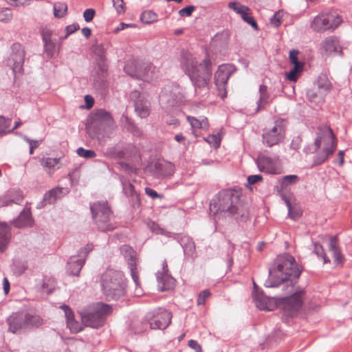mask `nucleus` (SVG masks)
<instances>
[{"label":"nucleus","mask_w":352,"mask_h":352,"mask_svg":"<svg viewBox=\"0 0 352 352\" xmlns=\"http://www.w3.org/2000/svg\"><path fill=\"white\" fill-rule=\"evenodd\" d=\"M90 127L100 126L102 130L111 127L114 121L111 115L104 109H98L94 111L89 118Z\"/></svg>","instance_id":"4468645a"},{"label":"nucleus","mask_w":352,"mask_h":352,"mask_svg":"<svg viewBox=\"0 0 352 352\" xmlns=\"http://www.w3.org/2000/svg\"><path fill=\"white\" fill-rule=\"evenodd\" d=\"M332 17V21L330 22V29H336L342 22V19L339 16L329 15Z\"/></svg>","instance_id":"4d7b16f0"},{"label":"nucleus","mask_w":352,"mask_h":352,"mask_svg":"<svg viewBox=\"0 0 352 352\" xmlns=\"http://www.w3.org/2000/svg\"><path fill=\"white\" fill-rule=\"evenodd\" d=\"M10 198L8 195L0 197V207L7 206L10 204Z\"/></svg>","instance_id":"774afa93"},{"label":"nucleus","mask_w":352,"mask_h":352,"mask_svg":"<svg viewBox=\"0 0 352 352\" xmlns=\"http://www.w3.org/2000/svg\"><path fill=\"white\" fill-rule=\"evenodd\" d=\"M94 52L98 56L102 62L105 59V50L102 44L96 45L94 47Z\"/></svg>","instance_id":"de8ad7c7"},{"label":"nucleus","mask_w":352,"mask_h":352,"mask_svg":"<svg viewBox=\"0 0 352 352\" xmlns=\"http://www.w3.org/2000/svg\"><path fill=\"white\" fill-rule=\"evenodd\" d=\"M188 346L194 349L195 352H202L201 345L195 340H190L188 341Z\"/></svg>","instance_id":"680f3d73"},{"label":"nucleus","mask_w":352,"mask_h":352,"mask_svg":"<svg viewBox=\"0 0 352 352\" xmlns=\"http://www.w3.org/2000/svg\"><path fill=\"white\" fill-rule=\"evenodd\" d=\"M302 143V138L300 136L295 137L290 144V148L295 151L300 148Z\"/></svg>","instance_id":"6e6d98bb"},{"label":"nucleus","mask_w":352,"mask_h":352,"mask_svg":"<svg viewBox=\"0 0 352 352\" xmlns=\"http://www.w3.org/2000/svg\"><path fill=\"white\" fill-rule=\"evenodd\" d=\"M172 313L159 307L146 314L144 320L153 329H165L171 322Z\"/></svg>","instance_id":"1a4fd4ad"},{"label":"nucleus","mask_w":352,"mask_h":352,"mask_svg":"<svg viewBox=\"0 0 352 352\" xmlns=\"http://www.w3.org/2000/svg\"><path fill=\"white\" fill-rule=\"evenodd\" d=\"M175 172V165L170 162H159L154 165L153 175L156 178L169 177Z\"/></svg>","instance_id":"6ab92c4d"},{"label":"nucleus","mask_w":352,"mask_h":352,"mask_svg":"<svg viewBox=\"0 0 352 352\" xmlns=\"http://www.w3.org/2000/svg\"><path fill=\"white\" fill-rule=\"evenodd\" d=\"M338 140L332 129L327 125L318 128L317 136L314 144L304 148L306 154L316 153L313 165L318 166L325 162L337 148Z\"/></svg>","instance_id":"f03ea898"},{"label":"nucleus","mask_w":352,"mask_h":352,"mask_svg":"<svg viewBox=\"0 0 352 352\" xmlns=\"http://www.w3.org/2000/svg\"><path fill=\"white\" fill-rule=\"evenodd\" d=\"M314 252L318 257L323 258L324 263H330V260L327 256L322 246L320 244H314Z\"/></svg>","instance_id":"a18cd8bd"},{"label":"nucleus","mask_w":352,"mask_h":352,"mask_svg":"<svg viewBox=\"0 0 352 352\" xmlns=\"http://www.w3.org/2000/svg\"><path fill=\"white\" fill-rule=\"evenodd\" d=\"M12 18V14L10 9L6 8L0 12V21L7 23Z\"/></svg>","instance_id":"3c124183"},{"label":"nucleus","mask_w":352,"mask_h":352,"mask_svg":"<svg viewBox=\"0 0 352 352\" xmlns=\"http://www.w3.org/2000/svg\"><path fill=\"white\" fill-rule=\"evenodd\" d=\"M12 54L6 60V65L10 67L14 74L20 73L23 69L25 60V51L22 45L18 43L12 44Z\"/></svg>","instance_id":"f8f14e48"},{"label":"nucleus","mask_w":352,"mask_h":352,"mask_svg":"<svg viewBox=\"0 0 352 352\" xmlns=\"http://www.w3.org/2000/svg\"><path fill=\"white\" fill-rule=\"evenodd\" d=\"M195 10V7L194 6H188L179 11V14L180 16H190L192 12Z\"/></svg>","instance_id":"603ef678"},{"label":"nucleus","mask_w":352,"mask_h":352,"mask_svg":"<svg viewBox=\"0 0 352 352\" xmlns=\"http://www.w3.org/2000/svg\"><path fill=\"white\" fill-rule=\"evenodd\" d=\"M123 192L127 197L138 199V195L135 191L134 186L129 182H122Z\"/></svg>","instance_id":"ea45409f"},{"label":"nucleus","mask_w":352,"mask_h":352,"mask_svg":"<svg viewBox=\"0 0 352 352\" xmlns=\"http://www.w3.org/2000/svg\"><path fill=\"white\" fill-rule=\"evenodd\" d=\"M112 307L104 302H96L80 312L82 323L86 327L98 329L103 326L107 316L112 313Z\"/></svg>","instance_id":"423d86ee"},{"label":"nucleus","mask_w":352,"mask_h":352,"mask_svg":"<svg viewBox=\"0 0 352 352\" xmlns=\"http://www.w3.org/2000/svg\"><path fill=\"white\" fill-rule=\"evenodd\" d=\"M95 14H96V12L94 9H92V8L86 9L83 13V17H84L85 21L86 22L91 21L93 20Z\"/></svg>","instance_id":"864d4df0"},{"label":"nucleus","mask_w":352,"mask_h":352,"mask_svg":"<svg viewBox=\"0 0 352 352\" xmlns=\"http://www.w3.org/2000/svg\"><path fill=\"white\" fill-rule=\"evenodd\" d=\"M332 17L329 15H319L316 16L311 25V28L317 32L329 30L331 28L330 22Z\"/></svg>","instance_id":"5701e85b"},{"label":"nucleus","mask_w":352,"mask_h":352,"mask_svg":"<svg viewBox=\"0 0 352 352\" xmlns=\"http://www.w3.org/2000/svg\"><path fill=\"white\" fill-rule=\"evenodd\" d=\"M186 120L190 123L192 133L195 136H197V130L202 129L206 130L209 126L208 121L207 118L201 116L199 118H197L193 116H188Z\"/></svg>","instance_id":"b1692460"},{"label":"nucleus","mask_w":352,"mask_h":352,"mask_svg":"<svg viewBox=\"0 0 352 352\" xmlns=\"http://www.w3.org/2000/svg\"><path fill=\"white\" fill-rule=\"evenodd\" d=\"M322 46L327 52H336L340 50V42L336 36H331L325 38L322 42Z\"/></svg>","instance_id":"473e14b6"},{"label":"nucleus","mask_w":352,"mask_h":352,"mask_svg":"<svg viewBox=\"0 0 352 352\" xmlns=\"http://www.w3.org/2000/svg\"><path fill=\"white\" fill-rule=\"evenodd\" d=\"M92 219L98 230L111 231L116 228L113 215L107 201H97L90 204Z\"/></svg>","instance_id":"0eeeda50"},{"label":"nucleus","mask_w":352,"mask_h":352,"mask_svg":"<svg viewBox=\"0 0 352 352\" xmlns=\"http://www.w3.org/2000/svg\"><path fill=\"white\" fill-rule=\"evenodd\" d=\"M210 296V292L208 289L201 291L197 299V305H204L206 303V299Z\"/></svg>","instance_id":"09e8293b"},{"label":"nucleus","mask_w":352,"mask_h":352,"mask_svg":"<svg viewBox=\"0 0 352 352\" xmlns=\"http://www.w3.org/2000/svg\"><path fill=\"white\" fill-rule=\"evenodd\" d=\"M276 267L269 270V277L265 282L266 287H276L289 278H298L301 273L295 258L289 254L278 256L275 261Z\"/></svg>","instance_id":"20e7f679"},{"label":"nucleus","mask_w":352,"mask_h":352,"mask_svg":"<svg viewBox=\"0 0 352 352\" xmlns=\"http://www.w3.org/2000/svg\"><path fill=\"white\" fill-rule=\"evenodd\" d=\"M298 54V50H292L289 53V60H290L291 63L294 65V66L303 67L304 64L298 60V57H297Z\"/></svg>","instance_id":"8fccbe9b"},{"label":"nucleus","mask_w":352,"mask_h":352,"mask_svg":"<svg viewBox=\"0 0 352 352\" xmlns=\"http://www.w3.org/2000/svg\"><path fill=\"white\" fill-rule=\"evenodd\" d=\"M252 297L254 300L256 301V305L258 308L263 310L268 309L267 307L261 302V298L255 292L252 293Z\"/></svg>","instance_id":"5fc2aeb1"},{"label":"nucleus","mask_w":352,"mask_h":352,"mask_svg":"<svg viewBox=\"0 0 352 352\" xmlns=\"http://www.w3.org/2000/svg\"><path fill=\"white\" fill-rule=\"evenodd\" d=\"M60 158L43 157L41 160V164L47 168H54L60 162Z\"/></svg>","instance_id":"a19ab883"},{"label":"nucleus","mask_w":352,"mask_h":352,"mask_svg":"<svg viewBox=\"0 0 352 352\" xmlns=\"http://www.w3.org/2000/svg\"><path fill=\"white\" fill-rule=\"evenodd\" d=\"M263 180V177L260 175H252L248 177V182L250 184H254Z\"/></svg>","instance_id":"0e129e2a"},{"label":"nucleus","mask_w":352,"mask_h":352,"mask_svg":"<svg viewBox=\"0 0 352 352\" xmlns=\"http://www.w3.org/2000/svg\"><path fill=\"white\" fill-rule=\"evenodd\" d=\"M67 6L65 3H58L54 6V14L56 18H62L67 14Z\"/></svg>","instance_id":"4c0bfd02"},{"label":"nucleus","mask_w":352,"mask_h":352,"mask_svg":"<svg viewBox=\"0 0 352 352\" xmlns=\"http://www.w3.org/2000/svg\"><path fill=\"white\" fill-rule=\"evenodd\" d=\"M32 219L31 217V212L30 210H23L21 212L19 217L14 220L12 224L16 228H23L25 226H31Z\"/></svg>","instance_id":"7c9ffc66"},{"label":"nucleus","mask_w":352,"mask_h":352,"mask_svg":"<svg viewBox=\"0 0 352 352\" xmlns=\"http://www.w3.org/2000/svg\"><path fill=\"white\" fill-rule=\"evenodd\" d=\"M329 251L332 252L334 258V263L336 265H342L344 261V257L340 252L338 245V237L336 236H331L329 244Z\"/></svg>","instance_id":"bb28decb"},{"label":"nucleus","mask_w":352,"mask_h":352,"mask_svg":"<svg viewBox=\"0 0 352 352\" xmlns=\"http://www.w3.org/2000/svg\"><path fill=\"white\" fill-rule=\"evenodd\" d=\"M235 68L230 64H223L219 66L214 74V85L217 94L221 98L227 97V83L230 77L233 74Z\"/></svg>","instance_id":"9b49d317"},{"label":"nucleus","mask_w":352,"mask_h":352,"mask_svg":"<svg viewBox=\"0 0 352 352\" xmlns=\"http://www.w3.org/2000/svg\"><path fill=\"white\" fill-rule=\"evenodd\" d=\"M11 122V119L0 116V136L8 133V129L10 127Z\"/></svg>","instance_id":"79ce46f5"},{"label":"nucleus","mask_w":352,"mask_h":352,"mask_svg":"<svg viewBox=\"0 0 352 352\" xmlns=\"http://www.w3.org/2000/svg\"><path fill=\"white\" fill-rule=\"evenodd\" d=\"M77 154L87 159L94 158L96 156V153L93 150H87L82 147H80L76 151Z\"/></svg>","instance_id":"c03bdc74"},{"label":"nucleus","mask_w":352,"mask_h":352,"mask_svg":"<svg viewBox=\"0 0 352 352\" xmlns=\"http://www.w3.org/2000/svg\"><path fill=\"white\" fill-rule=\"evenodd\" d=\"M228 8L239 14L243 21L250 25L254 30H258V24L252 16V11L249 7L242 5L238 1H232L228 3Z\"/></svg>","instance_id":"2eb2a0df"},{"label":"nucleus","mask_w":352,"mask_h":352,"mask_svg":"<svg viewBox=\"0 0 352 352\" xmlns=\"http://www.w3.org/2000/svg\"><path fill=\"white\" fill-rule=\"evenodd\" d=\"M160 272L156 274L157 282L160 291L169 290L175 286V279L170 274H162Z\"/></svg>","instance_id":"cd10ccee"},{"label":"nucleus","mask_w":352,"mask_h":352,"mask_svg":"<svg viewBox=\"0 0 352 352\" xmlns=\"http://www.w3.org/2000/svg\"><path fill=\"white\" fill-rule=\"evenodd\" d=\"M100 286L107 300H118L126 293L123 274L113 269H107L102 274Z\"/></svg>","instance_id":"39448f33"},{"label":"nucleus","mask_w":352,"mask_h":352,"mask_svg":"<svg viewBox=\"0 0 352 352\" xmlns=\"http://www.w3.org/2000/svg\"><path fill=\"white\" fill-rule=\"evenodd\" d=\"M25 330L39 327L43 324V319L36 314L24 311Z\"/></svg>","instance_id":"c85d7f7f"},{"label":"nucleus","mask_w":352,"mask_h":352,"mask_svg":"<svg viewBox=\"0 0 352 352\" xmlns=\"http://www.w3.org/2000/svg\"><path fill=\"white\" fill-rule=\"evenodd\" d=\"M180 65L183 72L189 77L195 95L204 97L209 93V83L212 76V63L208 56L199 63L195 56L187 50L181 52Z\"/></svg>","instance_id":"f257e3e1"},{"label":"nucleus","mask_w":352,"mask_h":352,"mask_svg":"<svg viewBox=\"0 0 352 352\" xmlns=\"http://www.w3.org/2000/svg\"><path fill=\"white\" fill-rule=\"evenodd\" d=\"M85 104H86V108L87 109H91L94 106V100L93 97L89 95H86L85 96Z\"/></svg>","instance_id":"338daca9"},{"label":"nucleus","mask_w":352,"mask_h":352,"mask_svg":"<svg viewBox=\"0 0 352 352\" xmlns=\"http://www.w3.org/2000/svg\"><path fill=\"white\" fill-rule=\"evenodd\" d=\"M177 239L184 250L185 256L194 258L196 256V248L192 239L186 235H180Z\"/></svg>","instance_id":"aec40b11"},{"label":"nucleus","mask_w":352,"mask_h":352,"mask_svg":"<svg viewBox=\"0 0 352 352\" xmlns=\"http://www.w3.org/2000/svg\"><path fill=\"white\" fill-rule=\"evenodd\" d=\"M113 6L118 14H123L126 11L123 0H112Z\"/></svg>","instance_id":"49530a36"},{"label":"nucleus","mask_w":352,"mask_h":352,"mask_svg":"<svg viewBox=\"0 0 352 352\" xmlns=\"http://www.w3.org/2000/svg\"><path fill=\"white\" fill-rule=\"evenodd\" d=\"M303 67L294 66L293 69L289 73L286 74L287 78L289 80L296 82L298 77L299 73L302 70Z\"/></svg>","instance_id":"37998d69"},{"label":"nucleus","mask_w":352,"mask_h":352,"mask_svg":"<svg viewBox=\"0 0 352 352\" xmlns=\"http://www.w3.org/2000/svg\"><path fill=\"white\" fill-rule=\"evenodd\" d=\"M124 69L127 74L130 75L132 77H135L138 78V71H133L132 66L130 64H126Z\"/></svg>","instance_id":"e2e57ef3"},{"label":"nucleus","mask_w":352,"mask_h":352,"mask_svg":"<svg viewBox=\"0 0 352 352\" xmlns=\"http://www.w3.org/2000/svg\"><path fill=\"white\" fill-rule=\"evenodd\" d=\"M285 130V121L283 119L276 120L272 127L263 131L262 135L263 143L269 147L278 144L284 139Z\"/></svg>","instance_id":"9d476101"},{"label":"nucleus","mask_w":352,"mask_h":352,"mask_svg":"<svg viewBox=\"0 0 352 352\" xmlns=\"http://www.w3.org/2000/svg\"><path fill=\"white\" fill-rule=\"evenodd\" d=\"M298 182V177L296 175H289L284 176L279 180V185L281 190H285L292 185L297 184Z\"/></svg>","instance_id":"72a5a7b5"},{"label":"nucleus","mask_w":352,"mask_h":352,"mask_svg":"<svg viewBox=\"0 0 352 352\" xmlns=\"http://www.w3.org/2000/svg\"><path fill=\"white\" fill-rule=\"evenodd\" d=\"M85 263V258H79L77 256H71L67 265V274L68 275L78 276Z\"/></svg>","instance_id":"412c9836"},{"label":"nucleus","mask_w":352,"mask_h":352,"mask_svg":"<svg viewBox=\"0 0 352 352\" xmlns=\"http://www.w3.org/2000/svg\"><path fill=\"white\" fill-rule=\"evenodd\" d=\"M138 94V97L135 101V111L140 118H147L150 115L151 110V103L144 96L139 94L137 91L133 92L132 96L135 97Z\"/></svg>","instance_id":"a211bd4d"},{"label":"nucleus","mask_w":352,"mask_h":352,"mask_svg":"<svg viewBox=\"0 0 352 352\" xmlns=\"http://www.w3.org/2000/svg\"><path fill=\"white\" fill-rule=\"evenodd\" d=\"M271 24L275 28H278L280 23V16L278 12L275 13L270 19Z\"/></svg>","instance_id":"13d9d810"},{"label":"nucleus","mask_w":352,"mask_h":352,"mask_svg":"<svg viewBox=\"0 0 352 352\" xmlns=\"http://www.w3.org/2000/svg\"><path fill=\"white\" fill-rule=\"evenodd\" d=\"M24 140L28 142V144H30V148L32 149H35L36 148H37L40 144L41 143V141L40 140H30V138H28V137L25 136L24 137Z\"/></svg>","instance_id":"69168bd1"},{"label":"nucleus","mask_w":352,"mask_h":352,"mask_svg":"<svg viewBox=\"0 0 352 352\" xmlns=\"http://www.w3.org/2000/svg\"><path fill=\"white\" fill-rule=\"evenodd\" d=\"M80 29V26L78 23H74L72 25H69L66 26L65 31L67 32L65 37L69 36V34L75 32L76 30Z\"/></svg>","instance_id":"052dcab7"},{"label":"nucleus","mask_w":352,"mask_h":352,"mask_svg":"<svg viewBox=\"0 0 352 352\" xmlns=\"http://www.w3.org/2000/svg\"><path fill=\"white\" fill-rule=\"evenodd\" d=\"M144 190H145V193L148 196L151 197L153 199L162 198V195L158 194L155 190H153V189H152L151 188L146 187V188H145Z\"/></svg>","instance_id":"bf43d9fd"},{"label":"nucleus","mask_w":352,"mask_h":352,"mask_svg":"<svg viewBox=\"0 0 352 352\" xmlns=\"http://www.w3.org/2000/svg\"><path fill=\"white\" fill-rule=\"evenodd\" d=\"M138 73V78L145 81H150L157 77V71L152 64L144 65L140 67Z\"/></svg>","instance_id":"393cba45"},{"label":"nucleus","mask_w":352,"mask_h":352,"mask_svg":"<svg viewBox=\"0 0 352 352\" xmlns=\"http://www.w3.org/2000/svg\"><path fill=\"white\" fill-rule=\"evenodd\" d=\"M259 98L256 102V111L263 109L265 107L272 102L267 87L265 85H261L258 89Z\"/></svg>","instance_id":"a878e982"},{"label":"nucleus","mask_w":352,"mask_h":352,"mask_svg":"<svg viewBox=\"0 0 352 352\" xmlns=\"http://www.w3.org/2000/svg\"><path fill=\"white\" fill-rule=\"evenodd\" d=\"M210 210L214 215L235 216L236 219H243L247 214L239 195L232 190H223L217 194L210 202Z\"/></svg>","instance_id":"7ed1b4c3"},{"label":"nucleus","mask_w":352,"mask_h":352,"mask_svg":"<svg viewBox=\"0 0 352 352\" xmlns=\"http://www.w3.org/2000/svg\"><path fill=\"white\" fill-rule=\"evenodd\" d=\"M305 295V289L298 287L293 294L289 296L278 298L276 303L285 315L292 317L297 314L302 307Z\"/></svg>","instance_id":"6e6552de"},{"label":"nucleus","mask_w":352,"mask_h":352,"mask_svg":"<svg viewBox=\"0 0 352 352\" xmlns=\"http://www.w3.org/2000/svg\"><path fill=\"white\" fill-rule=\"evenodd\" d=\"M9 331L16 333L25 330L24 311L13 313L7 318Z\"/></svg>","instance_id":"f3484780"},{"label":"nucleus","mask_w":352,"mask_h":352,"mask_svg":"<svg viewBox=\"0 0 352 352\" xmlns=\"http://www.w3.org/2000/svg\"><path fill=\"white\" fill-rule=\"evenodd\" d=\"M157 14L152 10L144 11L140 16L142 22L146 24H150L157 21Z\"/></svg>","instance_id":"e433bc0d"},{"label":"nucleus","mask_w":352,"mask_h":352,"mask_svg":"<svg viewBox=\"0 0 352 352\" xmlns=\"http://www.w3.org/2000/svg\"><path fill=\"white\" fill-rule=\"evenodd\" d=\"M160 101L162 104H163V108L166 109V111H170V107H174L177 105V102L173 98H168V96L164 94H161L160 95Z\"/></svg>","instance_id":"c9c22d12"},{"label":"nucleus","mask_w":352,"mask_h":352,"mask_svg":"<svg viewBox=\"0 0 352 352\" xmlns=\"http://www.w3.org/2000/svg\"><path fill=\"white\" fill-rule=\"evenodd\" d=\"M7 195L11 204H20L23 199L22 192L19 190L9 191Z\"/></svg>","instance_id":"58836bf2"},{"label":"nucleus","mask_w":352,"mask_h":352,"mask_svg":"<svg viewBox=\"0 0 352 352\" xmlns=\"http://www.w3.org/2000/svg\"><path fill=\"white\" fill-rule=\"evenodd\" d=\"M42 39L44 43V47L46 52L52 53L55 47L54 43L51 39V33L48 30L42 32Z\"/></svg>","instance_id":"f704fd0d"},{"label":"nucleus","mask_w":352,"mask_h":352,"mask_svg":"<svg viewBox=\"0 0 352 352\" xmlns=\"http://www.w3.org/2000/svg\"><path fill=\"white\" fill-rule=\"evenodd\" d=\"M258 170L268 174H278L279 157L278 156L270 157L263 154H260L256 160Z\"/></svg>","instance_id":"ddd939ff"},{"label":"nucleus","mask_w":352,"mask_h":352,"mask_svg":"<svg viewBox=\"0 0 352 352\" xmlns=\"http://www.w3.org/2000/svg\"><path fill=\"white\" fill-rule=\"evenodd\" d=\"M120 252L124 258L127 260L128 265L131 271V277L136 286L140 285L138 271L137 269L136 254L133 249L127 245L120 247Z\"/></svg>","instance_id":"dca6fc26"},{"label":"nucleus","mask_w":352,"mask_h":352,"mask_svg":"<svg viewBox=\"0 0 352 352\" xmlns=\"http://www.w3.org/2000/svg\"><path fill=\"white\" fill-rule=\"evenodd\" d=\"M64 190L63 188L56 187L49 190L44 195L42 202L45 205L54 203L57 199L60 197L64 192Z\"/></svg>","instance_id":"2f4dec72"},{"label":"nucleus","mask_w":352,"mask_h":352,"mask_svg":"<svg viewBox=\"0 0 352 352\" xmlns=\"http://www.w3.org/2000/svg\"><path fill=\"white\" fill-rule=\"evenodd\" d=\"M11 238L10 228L6 223H0V252H4Z\"/></svg>","instance_id":"c756f323"},{"label":"nucleus","mask_w":352,"mask_h":352,"mask_svg":"<svg viewBox=\"0 0 352 352\" xmlns=\"http://www.w3.org/2000/svg\"><path fill=\"white\" fill-rule=\"evenodd\" d=\"M64 311L67 321V326L72 333H78L82 330L81 324L74 319L72 310L66 305L60 306Z\"/></svg>","instance_id":"4be33fe9"}]
</instances>
